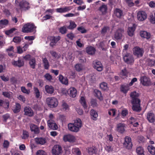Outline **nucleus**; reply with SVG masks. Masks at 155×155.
<instances>
[{
    "mask_svg": "<svg viewBox=\"0 0 155 155\" xmlns=\"http://www.w3.org/2000/svg\"><path fill=\"white\" fill-rule=\"evenodd\" d=\"M132 99L131 101L132 110L136 112H139L141 110L140 100L138 98L139 94L136 91L131 92L130 94Z\"/></svg>",
    "mask_w": 155,
    "mask_h": 155,
    "instance_id": "f257e3e1",
    "label": "nucleus"
},
{
    "mask_svg": "<svg viewBox=\"0 0 155 155\" xmlns=\"http://www.w3.org/2000/svg\"><path fill=\"white\" fill-rule=\"evenodd\" d=\"M82 126L81 120L78 118L74 121L73 123H70L68 126V129L71 131L77 132Z\"/></svg>",
    "mask_w": 155,
    "mask_h": 155,
    "instance_id": "f03ea898",
    "label": "nucleus"
},
{
    "mask_svg": "<svg viewBox=\"0 0 155 155\" xmlns=\"http://www.w3.org/2000/svg\"><path fill=\"white\" fill-rule=\"evenodd\" d=\"M15 5L18 7L21 11H26L30 8L29 3L25 0H22L19 2L18 0L15 1Z\"/></svg>",
    "mask_w": 155,
    "mask_h": 155,
    "instance_id": "7ed1b4c3",
    "label": "nucleus"
},
{
    "mask_svg": "<svg viewBox=\"0 0 155 155\" xmlns=\"http://www.w3.org/2000/svg\"><path fill=\"white\" fill-rule=\"evenodd\" d=\"M36 27L33 23H27L25 25L22 29V31L24 33L32 32L35 31Z\"/></svg>",
    "mask_w": 155,
    "mask_h": 155,
    "instance_id": "20e7f679",
    "label": "nucleus"
},
{
    "mask_svg": "<svg viewBox=\"0 0 155 155\" xmlns=\"http://www.w3.org/2000/svg\"><path fill=\"white\" fill-rule=\"evenodd\" d=\"M46 102L48 106L51 108L56 107L58 104V102L57 99L54 97L47 98L46 100Z\"/></svg>",
    "mask_w": 155,
    "mask_h": 155,
    "instance_id": "39448f33",
    "label": "nucleus"
},
{
    "mask_svg": "<svg viewBox=\"0 0 155 155\" xmlns=\"http://www.w3.org/2000/svg\"><path fill=\"white\" fill-rule=\"evenodd\" d=\"M123 59L125 63L130 64H133L134 62V57L130 53H126L123 55Z\"/></svg>",
    "mask_w": 155,
    "mask_h": 155,
    "instance_id": "423d86ee",
    "label": "nucleus"
},
{
    "mask_svg": "<svg viewBox=\"0 0 155 155\" xmlns=\"http://www.w3.org/2000/svg\"><path fill=\"white\" fill-rule=\"evenodd\" d=\"M133 51L134 54L137 58L142 57L144 52L143 49L138 46L134 47L133 49Z\"/></svg>",
    "mask_w": 155,
    "mask_h": 155,
    "instance_id": "0eeeda50",
    "label": "nucleus"
},
{
    "mask_svg": "<svg viewBox=\"0 0 155 155\" xmlns=\"http://www.w3.org/2000/svg\"><path fill=\"white\" fill-rule=\"evenodd\" d=\"M123 146L124 147L130 150L132 149L133 145L130 137L127 136L125 137Z\"/></svg>",
    "mask_w": 155,
    "mask_h": 155,
    "instance_id": "6e6552de",
    "label": "nucleus"
},
{
    "mask_svg": "<svg viewBox=\"0 0 155 155\" xmlns=\"http://www.w3.org/2000/svg\"><path fill=\"white\" fill-rule=\"evenodd\" d=\"M124 33V30L123 29L119 28L115 32L114 37L116 40H120L122 39Z\"/></svg>",
    "mask_w": 155,
    "mask_h": 155,
    "instance_id": "1a4fd4ad",
    "label": "nucleus"
},
{
    "mask_svg": "<svg viewBox=\"0 0 155 155\" xmlns=\"http://www.w3.org/2000/svg\"><path fill=\"white\" fill-rule=\"evenodd\" d=\"M52 151L53 155H59L62 152V147L59 145H55Z\"/></svg>",
    "mask_w": 155,
    "mask_h": 155,
    "instance_id": "9d476101",
    "label": "nucleus"
},
{
    "mask_svg": "<svg viewBox=\"0 0 155 155\" xmlns=\"http://www.w3.org/2000/svg\"><path fill=\"white\" fill-rule=\"evenodd\" d=\"M140 81V83L143 86H147L151 84L150 78L146 76L141 77Z\"/></svg>",
    "mask_w": 155,
    "mask_h": 155,
    "instance_id": "9b49d317",
    "label": "nucleus"
},
{
    "mask_svg": "<svg viewBox=\"0 0 155 155\" xmlns=\"http://www.w3.org/2000/svg\"><path fill=\"white\" fill-rule=\"evenodd\" d=\"M63 139L64 142H68L70 143L74 142L76 140L75 137L70 134L64 135L63 137Z\"/></svg>",
    "mask_w": 155,
    "mask_h": 155,
    "instance_id": "f8f14e48",
    "label": "nucleus"
},
{
    "mask_svg": "<svg viewBox=\"0 0 155 155\" xmlns=\"http://www.w3.org/2000/svg\"><path fill=\"white\" fill-rule=\"evenodd\" d=\"M93 66L94 68L96 69L98 71H101L103 70V66L100 61H94L93 63Z\"/></svg>",
    "mask_w": 155,
    "mask_h": 155,
    "instance_id": "ddd939ff",
    "label": "nucleus"
},
{
    "mask_svg": "<svg viewBox=\"0 0 155 155\" xmlns=\"http://www.w3.org/2000/svg\"><path fill=\"white\" fill-rule=\"evenodd\" d=\"M147 18V15L146 13L143 11H140L137 13V18L140 21H142Z\"/></svg>",
    "mask_w": 155,
    "mask_h": 155,
    "instance_id": "4468645a",
    "label": "nucleus"
},
{
    "mask_svg": "<svg viewBox=\"0 0 155 155\" xmlns=\"http://www.w3.org/2000/svg\"><path fill=\"white\" fill-rule=\"evenodd\" d=\"M50 39L51 41V42L50 44V45L52 47H53L60 40L61 37L59 36H51Z\"/></svg>",
    "mask_w": 155,
    "mask_h": 155,
    "instance_id": "2eb2a0df",
    "label": "nucleus"
},
{
    "mask_svg": "<svg viewBox=\"0 0 155 155\" xmlns=\"http://www.w3.org/2000/svg\"><path fill=\"white\" fill-rule=\"evenodd\" d=\"M24 114L25 115L30 117H32L34 113L31 108L28 106L25 107L24 108Z\"/></svg>",
    "mask_w": 155,
    "mask_h": 155,
    "instance_id": "dca6fc26",
    "label": "nucleus"
},
{
    "mask_svg": "<svg viewBox=\"0 0 155 155\" xmlns=\"http://www.w3.org/2000/svg\"><path fill=\"white\" fill-rule=\"evenodd\" d=\"M47 124L50 129L53 130H56L58 129V125L54 120H48L47 121Z\"/></svg>",
    "mask_w": 155,
    "mask_h": 155,
    "instance_id": "f3484780",
    "label": "nucleus"
},
{
    "mask_svg": "<svg viewBox=\"0 0 155 155\" xmlns=\"http://www.w3.org/2000/svg\"><path fill=\"white\" fill-rule=\"evenodd\" d=\"M12 64L15 66H18L20 68L24 65V61L23 60L19 58L18 61H14L12 62Z\"/></svg>",
    "mask_w": 155,
    "mask_h": 155,
    "instance_id": "a211bd4d",
    "label": "nucleus"
},
{
    "mask_svg": "<svg viewBox=\"0 0 155 155\" xmlns=\"http://www.w3.org/2000/svg\"><path fill=\"white\" fill-rule=\"evenodd\" d=\"M68 92L70 96L74 98L76 96L77 91L74 87H71L69 89Z\"/></svg>",
    "mask_w": 155,
    "mask_h": 155,
    "instance_id": "6ab92c4d",
    "label": "nucleus"
},
{
    "mask_svg": "<svg viewBox=\"0 0 155 155\" xmlns=\"http://www.w3.org/2000/svg\"><path fill=\"white\" fill-rule=\"evenodd\" d=\"M86 52L89 54L94 55L96 52V49L93 47L92 46H88L86 48Z\"/></svg>",
    "mask_w": 155,
    "mask_h": 155,
    "instance_id": "aec40b11",
    "label": "nucleus"
},
{
    "mask_svg": "<svg viewBox=\"0 0 155 155\" xmlns=\"http://www.w3.org/2000/svg\"><path fill=\"white\" fill-rule=\"evenodd\" d=\"M147 119L150 122H153L155 120L154 114L152 111H150L147 114Z\"/></svg>",
    "mask_w": 155,
    "mask_h": 155,
    "instance_id": "412c9836",
    "label": "nucleus"
},
{
    "mask_svg": "<svg viewBox=\"0 0 155 155\" xmlns=\"http://www.w3.org/2000/svg\"><path fill=\"white\" fill-rule=\"evenodd\" d=\"M125 126L124 124L122 123H119L117 125L116 130L121 134H123L124 133L125 130Z\"/></svg>",
    "mask_w": 155,
    "mask_h": 155,
    "instance_id": "4be33fe9",
    "label": "nucleus"
},
{
    "mask_svg": "<svg viewBox=\"0 0 155 155\" xmlns=\"http://www.w3.org/2000/svg\"><path fill=\"white\" fill-rule=\"evenodd\" d=\"M72 8L71 6L65 7L64 8H60L56 9L57 12L60 13H64L70 10Z\"/></svg>",
    "mask_w": 155,
    "mask_h": 155,
    "instance_id": "5701e85b",
    "label": "nucleus"
},
{
    "mask_svg": "<svg viewBox=\"0 0 155 155\" xmlns=\"http://www.w3.org/2000/svg\"><path fill=\"white\" fill-rule=\"evenodd\" d=\"M35 141L37 144L43 145L46 142V140L44 138L37 137L35 138Z\"/></svg>",
    "mask_w": 155,
    "mask_h": 155,
    "instance_id": "b1692460",
    "label": "nucleus"
},
{
    "mask_svg": "<svg viewBox=\"0 0 155 155\" xmlns=\"http://www.w3.org/2000/svg\"><path fill=\"white\" fill-rule=\"evenodd\" d=\"M58 79L59 81L62 84L65 85H68V81L66 77H64L61 74H60L59 76Z\"/></svg>",
    "mask_w": 155,
    "mask_h": 155,
    "instance_id": "393cba45",
    "label": "nucleus"
},
{
    "mask_svg": "<svg viewBox=\"0 0 155 155\" xmlns=\"http://www.w3.org/2000/svg\"><path fill=\"white\" fill-rule=\"evenodd\" d=\"M136 27L134 24L133 25V26L128 27L127 31L128 35L130 37L133 36L134 35V31Z\"/></svg>",
    "mask_w": 155,
    "mask_h": 155,
    "instance_id": "a878e982",
    "label": "nucleus"
},
{
    "mask_svg": "<svg viewBox=\"0 0 155 155\" xmlns=\"http://www.w3.org/2000/svg\"><path fill=\"white\" fill-rule=\"evenodd\" d=\"M114 14L117 18H119L123 16V12L120 8H115L114 10Z\"/></svg>",
    "mask_w": 155,
    "mask_h": 155,
    "instance_id": "bb28decb",
    "label": "nucleus"
},
{
    "mask_svg": "<svg viewBox=\"0 0 155 155\" xmlns=\"http://www.w3.org/2000/svg\"><path fill=\"white\" fill-rule=\"evenodd\" d=\"M90 115L91 118L94 120L97 119L98 114L97 112L94 109H91L90 111Z\"/></svg>",
    "mask_w": 155,
    "mask_h": 155,
    "instance_id": "cd10ccee",
    "label": "nucleus"
},
{
    "mask_svg": "<svg viewBox=\"0 0 155 155\" xmlns=\"http://www.w3.org/2000/svg\"><path fill=\"white\" fill-rule=\"evenodd\" d=\"M45 89L46 92L49 94H51L54 93V88L51 85H46L45 86Z\"/></svg>",
    "mask_w": 155,
    "mask_h": 155,
    "instance_id": "c85d7f7f",
    "label": "nucleus"
},
{
    "mask_svg": "<svg viewBox=\"0 0 155 155\" xmlns=\"http://www.w3.org/2000/svg\"><path fill=\"white\" fill-rule=\"evenodd\" d=\"M107 10V7L106 5L103 4L100 6L98 10L101 12V14L104 15L106 14Z\"/></svg>",
    "mask_w": 155,
    "mask_h": 155,
    "instance_id": "c756f323",
    "label": "nucleus"
},
{
    "mask_svg": "<svg viewBox=\"0 0 155 155\" xmlns=\"http://www.w3.org/2000/svg\"><path fill=\"white\" fill-rule=\"evenodd\" d=\"M30 128L31 131L34 132L35 134H38L39 131L38 127L36 125L31 124L30 125Z\"/></svg>",
    "mask_w": 155,
    "mask_h": 155,
    "instance_id": "7c9ffc66",
    "label": "nucleus"
},
{
    "mask_svg": "<svg viewBox=\"0 0 155 155\" xmlns=\"http://www.w3.org/2000/svg\"><path fill=\"white\" fill-rule=\"evenodd\" d=\"M9 103L8 102H5L3 100L0 99V108L3 107L6 109H8L9 108Z\"/></svg>",
    "mask_w": 155,
    "mask_h": 155,
    "instance_id": "2f4dec72",
    "label": "nucleus"
},
{
    "mask_svg": "<svg viewBox=\"0 0 155 155\" xmlns=\"http://www.w3.org/2000/svg\"><path fill=\"white\" fill-rule=\"evenodd\" d=\"M42 62L44 68L46 70L48 69L50 67V64L47 59L46 58H42Z\"/></svg>",
    "mask_w": 155,
    "mask_h": 155,
    "instance_id": "473e14b6",
    "label": "nucleus"
},
{
    "mask_svg": "<svg viewBox=\"0 0 155 155\" xmlns=\"http://www.w3.org/2000/svg\"><path fill=\"white\" fill-rule=\"evenodd\" d=\"M120 91L124 94H126L129 90V87L127 84L122 85L120 87Z\"/></svg>",
    "mask_w": 155,
    "mask_h": 155,
    "instance_id": "72a5a7b5",
    "label": "nucleus"
},
{
    "mask_svg": "<svg viewBox=\"0 0 155 155\" xmlns=\"http://www.w3.org/2000/svg\"><path fill=\"white\" fill-rule=\"evenodd\" d=\"M140 35L141 37L147 39H149L150 37V33L145 31H141L140 32Z\"/></svg>",
    "mask_w": 155,
    "mask_h": 155,
    "instance_id": "f704fd0d",
    "label": "nucleus"
},
{
    "mask_svg": "<svg viewBox=\"0 0 155 155\" xmlns=\"http://www.w3.org/2000/svg\"><path fill=\"white\" fill-rule=\"evenodd\" d=\"M79 101L84 109L87 108V106L86 104L85 99L84 97H81Z\"/></svg>",
    "mask_w": 155,
    "mask_h": 155,
    "instance_id": "c9c22d12",
    "label": "nucleus"
},
{
    "mask_svg": "<svg viewBox=\"0 0 155 155\" xmlns=\"http://www.w3.org/2000/svg\"><path fill=\"white\" fill-rule=\"evenodd\" d=\"M147 149L150 153L153 155L155 154V148L153 146L150 145L148 146Z\"/></svg>",
    "mask_w": 155,
    "mask_h": 155,
    "instance_id": "e433bc0d",
    "label": "nucleus"
},
{
    "mask_svg": "<svg viewBox=\"0 0 155 155\" xmlns=\"http://www.w3.org/2000/svg\"><path fill=\"white\" fill-rule=\"evenodd\" d=\"M21 105L18 103H16L15 105V108L13 109V112L15 113H17L19 112L21 109Z\"/></svg>",
    "mask_w": 155,
    "mask_h": 155,
    "instance_id": "4c0bfd02",
    "label": "nucleus"
},
{
    "mask_svg": "<svg viewBox=\"0 0 155 155\" xmlns=\"http://www.w3.org/2000/svg\"><path fill=\"white\" fill-rule=\"evenodd\" d=\"M76 26L77 25L74 21H71L70 22V25L67 27V28L70 30H73L75 28Z\"/></svg>",
    "mask_w": 155,
    "mask_h": 155,
    "instance_id": "58836bf2",
    "label": "nucleus"
},
{
    "mask_svg": "<svg viewBox=\"0 0 155 155\" xmlns=\"http://www.w3.org/2000/svg\"><path fill=\"white\" fill-rule=\"evenodd\" d=\"M74 68L77 71L80 72L83 70V66L81 64H78L75 65Z\"/></svg>",
    "mask_w": 155,
    "mask_h": 155,
    "instance_id": "ea45409f",
    "label": "nucleus"
},
{
    "mask_svg": "<svg viewBox=\"0 0 155 155\" xmlns=\"http://www.w3.org/2000/svg\"><path fill=\"white\" fill-rule=\"evenodd\" d=\"M136 152L138 155H144L143 149L142 147H137L136 149Z\"/></svg>",
    "mask_w": 155,
    "mask_h": 155,
    "instance_id": "a19ab883",
    "label": "nucleus"
},
{
    "mask_svg": "<svg viewBox=\"0 0 155 155\" xmlns=\"http://www.w3.org/2000/svg\"><path fill=\"white\" fill-rule=\"evenodd\" d=\"M2 94L5 97L10 98L12 97V93L10 91H5L3 92Z\"/></svg>",
    "mask_w": 155,
    "mask_h": 155,
    "instance_id": "79ce46f5",
    "label": "nucleus"
},
{
    "mask_svg": "<svg viewBox=\"0 0 155 155\" xmlns=\"http://www.w3.org/2000/svg\"><path fill=\"white\" fill-rule=\"evenodd\" d=\"M95 96L97 97L100 100L102 99V97L101 96V92L98 90H94Z\"/></svg>",
    "mask_w": 155,
    "mask_h": 155,
    "instance_id": "37998d69",
    "label": "nucleus"
},
{
    "mask_svg": "<svg viewBox=\"0 0 155 155\" xmlns=\"http://www.w3.org/2000/svg\"><path fill=\"white\" fill-rule=\"evenodd\" d=\"M149 19L150 22L153 24H155V12H154L153 15L151 14L150 15Z\"/></svg>",
    "mask_w": 155,
    "mask_h": 155,
    "instance_id": "c03bdc74",
    "label": "nucleus"
},
{
    "mask_svg": "<svg viewBox=\"0 0 155 155\" xmlns=\"http://www.w3.org/2000/svg\"><path fill=\"white\" fill-rule=\"evenodd\" d=\"M88 152L89 154L92 155L93 154L96 153V149L95 147H89L88 149Z\"/></svg>",
    "mask_w": 155,
    "mask_h": 155,
    "instance_id": "a18cd8bd",
    "label": "nucleus"
},
{
    "mask_svg": "<svg viewBox=\"0 0 155 155\" xmlns=\"http://www.w3.org/2000/svg\"><path fill=\"white\" fill-rule=\"evenodd\" d=\"M29 63L31 68L35 69V60L34 58H32L29 60Z\"/></svg>",
    "mask_w": 155,
    "mask_h": 155,
    "instance_id": "49530a36",
    "label": "nucleus"
},
{
    "mask_svg": "<svg viewBox=\"0 0 155 155\" xmlns=\"http://www.w3.org/2000/svg\"><path fill=\"white\" fill-rule=\"evenodd\" d=\"M100 87L103 91H105L107 89V84L105 82H103L100 84Z\"/></svg>",
    "mask_w": 155,
    "mask_h": 155,
    "instance_id": "de8ad7c7",
    "label": "nucleus"
},
{
    "mask_svg": "<svg viewBox=\"0 0 155 155\" xmlns=\"http://www.w3.org/2000/svg\"><path fill=\"white\" fill-rule=\"evenodd\" d=\"M34 94L37 98H38L40 97V91L38 88L36 87H34Z\"/></svg>",
    "mask_w": 155,
    "mask_h": 155,
    "instance_id": "09e8293b",
    "label": "nucleus"
},
{
    "mask_svg": "<svg viewBox=\"0 0 155 155\" xmlns=\"http://www.w3.org/2000/svg\"><path fill=\"white\" fill-rule=\"evenodd\" d=\"M72 151L74 154L76 155H81V151L78 148L73 149H72Z\"/></svg>",
    "mask_w": 155,
    "mask_h": 155,
    "instance_id": "8fccbe9b",
    "label": "nucleus"
},
{
    "mask_svg": "<svg viewBox=\"0 0 155 155\" xmlns=\"http://www.w3.org/2000/svg\"><path fill=\"white\" fill-rule=\"evenodd\" d=\"M9 23L8 21L6 19L0 20V25L2 26H5L8 25Z\"/></svg>",
    "mask_w": 155,
    "mask_h": 155,
    "instance_id": "3c124183",
    "label": "nucleus"
},
{
    "mask_svg": "<svg viewBox=\"0 0 155 155\" xmlns=\"http://www.w3.org/2000/svg\"><path fill=\"white\" fill-rule=\"evenodd\" d=\"M90 104L93 107H97L98 105L96 100L94 99H92L91 100Z\"/></svg>",
    "mask_w": 155,
    "mask_h": 155,
    "instance_id": "603ef678",
    "label": "nucleus"
},
{
    "mask_svg": "<svg viewBox=\"0 0 155 155\" xmlns=\"http://www.w3.org/2000/svg\"><path fill=\"white\" fill-rule=\"evenodd\" d=\"M59 32L62 34H64L66 33L67 31L66 28L64 26L61 27L59 29Z\"/></svg>",
    "mask_w": 155,
    "mask_h": 155,
    "instance_id": "864d4df0",
    "label": "nucleus"
},
{
    "mask_svg": "<svg viewBox=\"0 0 155 155\" xmlns=\"http://www.w3.org/2000/svg\"><path fill=\"white\" fill-rule=\"evenodd\" d=\"M21 40V37L18 36L14 37L13 39V41L17 44H19Z\"/></svg>",
    "mask_w": 155,
    "mask_h": 155,
    "instance_id": "5fc2aeb1",
    "label": "nucleus"
},
{
    "mask_svg": "<svg viewBox=\"0 0 155 155\" xmlns=\"http://www.w3.org/2000/svg\"><path fill=\"white\" fill-rule=\"evenodd\" d=\"M44 77L46 80L49 81H51L52 79V76L48 73H46L44 75Z\"/></svg>",
    "mask_w": 155,
    "mask_h": 155,
    "instance_id": "6e6d98bb",
    "label": "nucleus"
},
{
    "mask_svg": "<svg viewBox=\"0 0 155 155\" xmlns=\"http://www.w3.org/2000/svg\"><path fill=\"white\" fill-rule=\"evenodd\" d=\"M116 111L117 110L114 109H110L109 110L108 113L111 116L112 115V116L114 117L115 115Z\"/></svg>",
    "mask_w": 155,
    "mask_h": 155,
    "instance_id": "4d7b16f0",
    "label": "nucleus"
},
{
    "mask_svg": "<svg viewBox=\"0 0 155 155\" xmlns=\"http://www.w3.org/2000/svg\"><path fill=\"white\" fill-rule=\"evenodd\" d=\"M25 39L26 40L31 41V42H29V44H31L33 43L32 40L34 39L35 38L33 36H26L25 37Z\"/></svg>",
    "mask_w": 155,
    "mask_h": 155,
    "instance_id": "13d9d810",
    "label": "nucleus"
},
{
    "mask_svg": "<svg viewBox=\"0 0 155 155\" xmlns=\"http://www.w3.org/2000/svg\"><path fill=\"white\" fill-rule=\"evenodd\" d=\"M21 90L23 93L27 94H29L30 92V90L27 89L24 87H21Z\"/></svg>",
    "mask_w": 155,
    "mask_h": 155,
    "instance_id": "bf43d9fd",
    "label": "nucleus"
},
{
    "mask_svg": "<svg viewBox=\"0 0 155 155\" xmlns=\"http://www.w3.org/2000/svg\"><path fill=\"white\" fill-rule=\"evenodd\" d=\"M10 144L9 142L7 140H4L3 143V146L5 149H7L8 148Z\"/></svg>",
    "mask_w": 155,
    "mask_h": 155,
    "instance_id": "052dcab7",
    "label": "nucleus"
},
{
    "mask_svg": "<svg viewBox=\"0 0 155 155\" xmlns=\"http://www.w3.org/2000/svg\"><path fill=\"white\" fill-rule=\"evenodd\" d=\"M109 30V28L107 26L104 27L101 31V33L102 34H104L107 31Z\"/></svg>",
    "mask_w": 155,
    "mask_h": 155,
    "instance_id": "680f3d73",
    "label": "nucleus"
},
{
    "mask_svg": "<svg viewBox=\"0 0 155 155\" xmlns=\"http://www.w3.org/2000/svg\"><path fill=\"white\" fill-rule=\"evenodd\" d=\"M16 29L15 28H12L6 31L5 32V34L7 35H9L13 33Z\"/></svg>",
    "mask_w": 155,
    "mask_h": 155,
    "instance_id": "e2e57ef3",
    "label": "nucleus"
},
{
    "mask_svg": "<svg viewBox=\"0 0 155 155\" xmlns=\"http://www.w3.org/2000/svg\"><path fill=\"white\" fill-rule=\"evenodd\" d=\"M28 134L27 131L26 130H23V136L22 138L23 139H26L28 137Z\"/></svg>",
    "mask_w": 155,
    "mask_h": 155,
    "instance_id": "0e129e2a",
    "label": "nucleus"
},
{
    "mask_svg": "<svg viewBox=\"0 0 155 155\" xmlns=\"http://www.w3.org/2000/svg\"><path fill=\"white\" fill-rule=\"evenodd\" d=\"M36 155H47L45 152L42 150H39L36 153Z\"/></svg>",
    "mask_w": 155,
    "mask_h": 155,
    "instance_id": "69168bd1",
    "label": "nucleus"
},
{
    "mask_svg": "<svg viewBox=\"0 0 155 155\" xmlns=\"http://www.w3.org/2000/svg\"><path fill=\"white\" fill-rule=\"evenodd\" d=\"M50 54L52 55V56L55 58H59L60 57V55H58L57 53L55 51H50Z\"/></svg>",
    "mask_w": 155,
    "mask_h": 155,
    "instance_id": "338daca9",
    "label": "nucleus"
},
{
    "mask_svg": "<svg viewBox=\"0 0 155 155\" xmlns=\"http://www.w3.org/2000/svg\"><path fill=\"white\" fill-rule=\"evenodd\" d=\"M77 29L82 33H84L86 32V30L82 27H78Z\"/></svg>",
    "mask_w": 155,
    "mask_h": 155,
    "instance_id": "774afa93",
    "label": "nucleus"
}]
</instances>
